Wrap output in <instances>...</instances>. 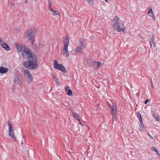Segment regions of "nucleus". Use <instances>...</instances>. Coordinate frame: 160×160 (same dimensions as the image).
<instances>
[{"mask_svg": "<svg viewBox=\"0 0 160 160\" xmlns=\"http://www.w3.org/2000/svg\"><path fill=\"white\" fill-rule=\"evenodd\" d=\"M87 62H89V60H87Z\"/></svg>", "mask_w": 160, "mask_h": 160, "instance_id": "a18cd8bd", "label": "nucleus"}, {"mask_svg": "<svg viewBox=\"0 0 160 160\" xmlns=\"http://www.w3.org/2000/svg\"><path fill=\"white\" fill-rule=\"evenodd\" d=\"M149 14L150 16L152 18V21H154L155 19V18L153 12L149 13Z\"/></svg>", "mask_w": 160, "mask_h": 160, "instance_id": "6ab92c4d", "label": "nucleus"}, {"mask_svg": "<svg viewBox=\"0 0 160 160\" xmlns=\"http://www.w3.org/2000/svg\"><path fill=\"white\" fill-rule=\"evenodd\" d=\"M48 7H49V9H50V8H51V6H50L49 5L48 6Z\"/></svg>", "mask_w": 160, "mask_h": 160, "instance_id": "a19ab883", "label": "nucleus"}, {"mask_svg": "<svg viewBox=\"0 0 160 160\" xmlns=\"http://www.w3.org/2000/svg\"><path fill=\"white\" fill-rule=\"evenodd\" d=\"M54 13L55 14L57 15H60L59 12L57 11H55Z\"/></svg>", "mask_w": 160, "mask_h": 160, "instance_id": "393cba45", "label": "nucleus"}, {"mask_svg": "<svg viewBox=\"0 0 160 160\" xmlns=\"http://www.w3.org/2000/svg\"><path fill=\"white\" fill-rule=\"evenodd\" d=\"M27 80L28 83L29 84L31 83L32 81L33 78L32 77L30 78H27Z\"/></svg>", "mask_w": 160, "mask_h": 160, "instance_id": "f3484780", "label": "nucleus"}, {"mask_svg": "<svg viewBox=\"0 0 160 160\" xmlns=\"http://www.w3.org/2000/svg\"><path fill=\"white\" fill-rule=\"evenodd\" d=\"M24 74L27 78L32 77L30 72L28 70H26L24 71Z\"/></svg>", "mask_w": 160, "mask_h": 160, "instance_id": "1a4fd4ad", "label": "nucleus"}, {"mask_svg": "<svg viewBox=\"0 0 160 160\" xmlns=\"http://www.w3.org/2000/svg\"><path fill=\"white\" fill-rule=\"evenodd\" d=\"M155 119L156 120L158 121H159L160 120L159 118H158L157 116L156 117Z\"/></svg>", "mask_w": 160, "mask_h": 160, "instance_id": "cd10ccee", "label": "nucleus"}, {"mask_svg": "<svg viewBox=\"0 0 160 160\" xmlns=\"http://www.w3.org/2000/svg\"><path fill=\"white\" fill-rule=\"evenodd\" d=\"M8 71V69L6 68H4L3 67H0V73H4L7 72Z\"/></svg>", "mask_w": 160, "mask_h": 160, "instance_id": "9d476101", "label": "nucleus"}, {"mask_svg": "<svg viewBox=\"0 0 160 160\" xmlns=\"http://www.w3.org/2000/svg\"><path fill=\"white\" fill-rule=\"evenodd\" d=\"M27 1V0H25V2L26 3V2Z\"/></svg>", "mask_w": 160, "mask_h": 160, "instance_id": "c03bdc74", "label": "nucleus"}, {"mask_svg": "<svg viewBox=\"0 0 160 160\" xmlns=\"http://www.w3.org/2000/svg\"><path fill=\"white\" fill-rule=\"evenodd\" d=\"M138 115L139 119L142 118V116L140 114L138 113Z\"/></svg>", "mask_w": 160, "mask_h": 160, "instance_id": "a878e982", "label": "nucleus"}, {"mask_svg": "<svg viewBox=\"0 0 160 160\" xmlns=\"http://www.w3.org/2000/svg\"><path fill=\"white\" fill-rule=\"evenodd\" d=\"M152 150L154 151V152H158V150L154 147H152L151 148Z\"/></svg>", "mask_w": 160, "mask_h": 160, "instance_id": "5701e85b", "label": "nucleus"}, {"mask_svg": "<svg viewBox=\"0 0 160 160\" xmlns=\"http://www.w3.org/2000/svg\"><path fill=\"white\" fill-rule=\"evenodd\" d=\"M37 32L36 29L34 27L31 28L26 32V36L27 38L31 41L32 44L34 41V37Z\"/></svg>", "mask_w": 160, "mask_h": 160, "instance_id": "7ed1b4c3", "label": "nucleus"}, {"mask_svg": "<svg viewBox=\"0 0 160 160\" xmlns=\"http://www.w3.org/2000/svg\"><path fill=\"white\" fill-rule=\"evenodd\" d=\"M53 78L55 81H56V79H57L56 77L55 76L54 77H53Z\"/></svg>", "mask_w": 160, "mask_h": 160, "instance_id": "f704fd0d", "label": "nucleus"}, {"mask_svg": "<svg viewBox=\"0 0 160 160\" xmlns=\"http://www.w3.org/2000/svg\"><path fill=\"white\" fill-rule=\"evenodd\" d=\"M151 42H152V43H153V44L154 45H155V42L153 41H152Z\"/></svg>", "mask_w": 160, "mask_h": 160, "instance_id": "e433bc0d", "label": "nucleus"}, {"mask_svg": "<svg viewBox=\"0 0 160 160\" xmlns=\"http://www.w3.org/2000/svg\"><path fill=\"white\" fill-rule=\"evenodd\" d=\"M151 85L152 86V84L151 80Z\"/></svg>", "mask_w": 160, "mask_h": 160, "instance_id": "58836bf2", "label": "nucleus"}, {"mask_svg": "<svg viewBox=\"0 0 160 160\" xmlns=\"http://www.w3.org/2000/svg\"><path fill=\"white\" fill-rule=\"evenodd\" d=\"M70 110H71V112H72V113L73 112H73V110H72V109L71 108V109H70Z\"/></svg>", "mask_w": 160, "mask_h": 160, "instance_id": "c9c22d12", "label": "nucleus"}, {"mask_svg": "<svg viewBox=\"0 0 160 160\" xmlns=\"http://www.w3.org/2000/svg\"><path fill=\"white\" fill-rule=\"evenodd\" d=\"M120 19L117 16L115 17L112 22L113 28L118 32H120L122 30L124 31L125 29L123 24L119 23Z\"/></svg>", "mask_w": 160, "mask_h": 160, "instance_id": "f03ea898", "label": "nucleus"}, {"mask_svg": "<svg viewBox=\"0 0 160 160\" xmlns=\"http://www.w3.org/2000/svg\"><path fill=\"white\" fill-rule=\"evenodd\" d=\"M152 86V88H153V87Z\"/></svg>", "mask_w": 160, "mask_h": 160, "instance_id": "49530a36", "label": "nucleus"}, {"mask_svg": "<svg viewBox=\"0 0 160 160\" xmlns=\"http://www.w3.org/2000/svg\"><path fill=\"white\" fill-rule=\"evenodd\" d=\"M7 123L8 126V132L9 135L13 140L15 141L16 138L14 133L13 126L9 121H8Z\"/></svg>", "mask_w": 160, "mask_h": 160, "instance_id": "39448f33", "label": "nucleus"}, {"mask_svg": "<svg viewBox=\"0 0 160 160\" xmlns=\"http://www.w3.org/2000/svg\"><path fill=\"white\" fill-rule=\"evenodd\" d=\"M88 2L89 4L91 5H92L93 4V0H88Z\"/></svg>", "mask_w": 160, "mask_h": 160, "instance_id": "4be33fe9", "label": "nucleus"}, {"mask_svg": "<svg viewBox=\"0 0 160 160\" xmlns=\"http://www.w3.org/2000/svg\"><path fill=\"white\" fill-rule=\"evenodd\" d=\"M63 42L64 44V48L63 51L66 56L68 57L69 56V54L68 50V47L69 43V38L68 37L63 38Z\"/></svg>", "mask_w": 160, "mask_h": 160, "instance_id": "20e7f679", "label": "nucleus"}, {"mask_svg": "<svg viewBox=\"0 0 160 160\" xmlns=\"http://www.w3.org/2000/svg\"><path fill=\"white\" fill-rule=\"evenodd\" d=\"M144 128L145 127L143 124H141V125L140 126L139 129L140 131H142L144 130Z\"/></svg>", "mask_w": 160, "mask_h": 160, "instance_id": "dca6fc26", "label": "nucleus"}, {"mask_svg": "<svg viewBox=\"0 0 160 160\" xmlns=\"http://www.w3.org/2000/svg\"><path fill=\"white\" fill-rule=\"evenodd\" d=\"M1 45L3 48H4L7 50L9 51L10 50V47H9L8 45L6 43H4L2 44Z\"/></svg>", "mask_w": 160, "mask_h": 160, "instance_id": "9b49d317", "label": "nucleus"}, {"mask_svg": "<svg viewBox=\"0 0 160 160\" xmlns=\"http://www.w3.org/2000/svg\"><path fill=\"white\" fill-rule=\"evenodd\" d=\"M148 99L147 100H146L145 101V104H147V102H148Z\"/></svg>", "mask_w": 160, "mask_h": 160, "instance_id": "473e14b6", "label": "nucleus"}, {"mask_svg": "<svg viewBox=\"0 0 160 160\" xmlns=\"http://www.w3.org/2000/svg\"><path fill=\"white\" fill-rule=\"evenodd\" d=\"M83 40L82 38H81L79 39V44L78 46L83 47L84 44H83Z\"/></svg>", "mask_w": 160, "mask_h": 160, "instance_id": "4468645a", "label": "nucleus"}, {"mask_svg": "<svg viewBox=\"0 0 160 160\" xmlns=\"http://www.w3.org/2000/svg\"><path fill=\"white\" fill-rule=\"evenodd\" d=\"M148 136H149V137L150 138H152V139H153V137H152V136L151 135H150V134H149H149H148Z\"/></svg>", "mask_w": 160, "mask_h": 160, "instance_id": "2f4dec72", "label": "nucleus"}, {"mask_svg": "<svg viewBox=\"0 0 160 160\" xmlns=\"http://www.w3.org/2000/svg\"><path fill=\"white\" fill-rule=\"evenodd\" d=\"M15 47L19 52H21L23 58L27 59L23 62V66L27 69H34L36 66H38V61L36 56L32 54L31 51L25 45L17 44Z\"/></svg>", "mask_w": 160, "mask_h": 160, "instance_id": "f257e3e1", "label": "nucleus"}, {"mask_svg": "<svg viewBox=\"0 0 160 160\" xmlns=\"http://www.w3.org/2000/svg\"><path fill=\"white\" fill-rule=\"evenodd\" d=\"M48 4L50 6H51L52 3V2L50 0H48Z\"/></svg>", "mask_w": 160, "mask_h": 160, "instance_id": "c756f323", "label": "nucleus"}, {"mask_svg": "<svg viewBox=\"0 0 160 160\" xmlns=\"http://www.w3.org/2000/svg\"><path fill=\"white\" fill-rule=\"evenodd\" d=\"M14 83L16 85H20L22 83V81L20 76H16L14 78Z\"/></svg>", "mask_w": 160, "mask_h": 160, "instance_id": "0eeeda50", "label": "nucleus"}, {"mask_svg": "<svg viewBox=\"0 0 160 160\" xmlns=\"http://www.w3.org/2000/svg\"><path fill=\"white\" fill-rule=\"evenodd\" d=\"M150 38H151V41H153L154 40V35L153 34H152L151 35H150Z\"/></svg>", "mask_w": 160, "mask_h": 160, "instance_id": "b1692460", "label": "nucleus"}, {"mask_svg": "<svg viewBox=\"0 0 160 160\" xmlns=\"http://www.w3.org/2000/svg\"><path fill=\"white\" fill-rule=\"evenodd\" d=\"M65 90H71L69 87L67 86L66 88H65Z\"/></svg>", "mask_w": 160, "mask_h": 160, "instance_id": "c85d7f7f", "label": "nucleus"}, {"mask_svg": "<svg viewBox=\"0 0 160 160\" xmlns=\"http://www.w3.org/2000/svg\"><path fill=\"white\" fill-rule=\"evenodd\" d=\"M53 62L54 64V67L55 68L62 71L64 73H66L67 72L66 69L64 66L62 64H58L57 60H54Z\"/></svg>", "mask_w": 160, "mask_h": 160, "instance_id": "423d86ee", "label": "nucleus"}, {"mask_svg": "<svg viewBox=\"0 0 160 160\" xmlns=\"http://www.w3.org/2000/svg\"><path fill=\"white\" fill-rule=\"evenodd\" d=\"M101 64V63L98 61H94L93 65L95 68L96 69H97L98 67Z\"/></svg>", "mask_w": 160, "mask_h": 160, "instance_id": "f8f14e48", "label": "nucleus"}, {"mask_svg": "<svg viewBox=\"0 0 160 160\" xmlns=\"http://www.w3.org/2000/svg\"><path fill=\"white\" fill-rule=\"evenodd\" d=\"M79 123H80V124L81 125H82V123L81 122V121H80H80H79Z\"/></svg>", "mask_w": 160, "mask_h": 160, "instance_id": "ea45409f", "label": "nucleus"}, {"mask_svg": "<svg viewBox=\"0 0 160 160\" xmlns=\"http://www.w3.org/2000/svg\"><path fill=\"white\" fill-rule=\"evenodd\" d=\"M149 41L150 42V47H151V48H152V44H151V42H150V41Z\"/></svg>", "mask_w": 160, "mask_h": 160, "instance_id": "72a5a7b5", "label": "nucleus"}, {"mask_svg": "<svg viewBox=\"0 0 160 160\" xmlns=\"http://www.w3.org/2000/svg\"><path fill=\"white\" fill-rule=\"evenodd\" d=\"M14 3H13L12 4V5L13 6H14Z\"/></svg>", "mask_w": 160, "mask_h": 160, "instance_id": "37998d69", "label": "nucleus"}, {"mask_svg": "<svg viewBox=\"0 0 160 160\" xmlns=\"http://www.w3.org/2000/svg\"><path fill=\"white\" fill-rule=\"evenodd\" d=\"M50 10L51 12H54L55 11V10L53 9L52 8H50Z\"/></svg>", "mask_w": 160, "mask_h": 160, "instance_id": "7c9ffc66", "label": "nucleus"}, {"mask_svg": "<svg viewBox=\"0 0 160 160\" xmlns=\"http://www.w3.org/2000/svg\"><path fill=\"white\" fill-rule=\"evenodd\" d=\"M73 117L76 120H78V121H80V119L78 116V113L73 112L72 113Z\"/></svg>", "mask_w": 160, "mask_h": 160, "instance_id": "ddd939ff", "label": "nucleus"}, {"mask_svg": "<svg viewBox=\"0 0 160 160\" xmlns=\"http://www.w3.org/2000/svg\"><path fill=\"white\" fill-rule=\"evenodd\" d=\"M157 153L158 156L160 157V153H158V152H157Z\"/></svg>", "mask_w": 160, "mask_h": 160, "instance_id": "4c0bfd02", "label": "nucleus"}, {"mask_svg": "<svg viewBox=\"0 0 160 160\" xmlns=\"http://www.w3.org/2000/svg\"><path fill=\"white\" fill-rule=\"evenodd\" d=\"M104 0L105 1V2H108V0Z\"/></svg>", "mask_w": 160, "mask_h": 160, "instance_id": "79ce46f5", "label": "nucleus"}, {"mask_svg": "<svg viewBox=\"0 0 160 160\" xmlns=\"http://www.w3.org/2000/svg\"><path fill=\"white\" fill-rule=\"evenodd\" d=\"M108 106L109 107H111V113H116L117 112V107L116 105L113 104L112 106H111L109 104H108Z\"/></svg>", "mask_w": 160, "mask_h": 160, "instance_id": "6e6552de", "label": "nucleus"}, {"mask_svg": "<svg viewBox=\"0 0 160 160\" xmlns=\"http://www.w3.org/2000/svg\"><path fill=\"white\" fill-rule=\"evenodd\" d=\"M82 47L78 46L76 49H75V51L78 53H80L82 52Z\"/></svg>", "mask_w": 160, "mask_h": 160, "instance_id": "2eb2a0df", "label": "nucleus"}, {"mask_svg": "<svg viewBox=\"0 0 160 160\" xmlns=\"http://www.w3.org/2000/svg\"><path fill=\"white\" fill-rule=\"evenodd\" d=\"M139 119V121L141 123V124H143V121H142V118H141V119Z\"/></svg>", "mask_w": 160, "mask_h": 160, "instance_id": "bb28decb", "label": "nucleus"}, {"mask_svg": "<svg viewBox=\"0 0 160 160\" xmlns=\"http://www.w3.org/2000/svg\"><path fill=\"white\" fill-rule=\"evenodd\" d=\"M67 92V94L68 95L71 96L72 95V91H66Z\"/></svg>", "mask_w": 160, "mask_h": 160, "instance_id": "aec40b11", "label": "nucleus"}, {"mask_svg": "<svg viewBox=\"0 0 160 160\" xmlns=\"http://www.w3.org/2000/svg\"><path fill=\"white\" fill-rule=\"evenodd\" d=\"M152 12H153L151 8L150 7L149 8H148V14H149V13H152Z\"/></svg>", "mask_w": 160, "mask_h": 160, "instance_id": "412c9836", "label": "nucleus"}, {"mask_svg": "<svg viewBox=\"0 0 160 160\" xmlns=\"http://www.w3.org/2000/svg\"><path fill=\"white\" fill-rule=\"evenodd\" d=\"M111 113L112 114V119H114L115 120H116V115L117 114V112L115 113Z\"/></svg>", "mask_w": 160, "mask_h": 160, "instance_id": "a211bd4d", "label": "nucleus"}]
</instances>
